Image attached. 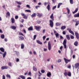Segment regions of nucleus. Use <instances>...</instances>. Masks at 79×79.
Returning a JSON list of instances; mask_svg holds the SVG:
<instances>
[{"label": "nucleus", "mask_w": 79, "mask_h": 79, "mask_svg": "<svg viewBox=\"0 0 79 79\" xmlns=\"http://www.w3.org/2000/svg\"><path fill=\"white\" fill-rule=\"evenodd\" d=\"M66 37L68 40H69V39H70V37H69V35H66Z\"/></svg>", "instance_id": "29"}, {"label": "nucleus", "mask_w": 79, "mask_h": 79, "mask_svg": "<svg viewBox=\"0 0 79 79\" xmlns=\"http://www.w3.org/2000/svg\"><path fill=\"white\" fill-rule=\"evenodd\" d=\"M26 6L27 7V8H30V6H29V5H27Z\"/></svg>", "instance_id": "59"}, {"label": "nucleus", "mask_w": 79, "mask_h": 79, "mask_svg": "<svg viewBox=\"0 0 79 79\" xmlns=\"http://www.w3.org/2000/svg\"><path fill=\"white\" fill-rule=\"evenodd\" d=\"M66 26H63L61 27V30H64V29H66Z\"/></svg>", "instance_id": "22"}, {"label": "nucleus", "mask_w": 79, "mask_h": 79, "mask_svg": "<svg viewBox=\"0 0 79 79\" xmlns=\"http://www.w3.org/2000/svg\"><path fill=\"white\" fill-rule=\"evenodd\" d=\"M9 65L10 66H12V65H11V62L9 63Z\"/></svg>", "instance_id": "55"}, {"label": "nucleus", "mask_w": 79, "mask_h": 79, "mask_svg": "<svg viewBox=\"0 0 79 79\" xmlns=\"http://www.w3.org/2000/svg\"><path fill=\"white\" fill-rule=\"evenodd\" d=\"M1 69L2 70H3V69H8V66H2L1 67Z\"/></svg>", "instance_id": "11"}, {"label": "nucleus", "mask_w": 79, "mask_h": 79, "mask_svg": "<svg viewBox=\"0 0 79 79\" xmlns=\"http://www.w3.org/2000/svg\"><path fill=\"white\" fill-rule=\"evenodd\" d=\"M74 67L76 69L77 68H79V63H77V64H75Z\"/></svg>", "instance_id": "7"}, {"label": "nucleus", "mask_w": 79, "mask_h": 79, "mask_svg": "<svg viewBox=\"0 0 79 79\" xmlns=\"http://www.w3.org/2000/svg\"><path fill=\"white\" fill-rule=\"evenodd\" d=\"M19 61V59H18V58H17L16 59V61H17V62H18V61Z\"/></svg>", "instance_id": "62"}, {"label": "nucleus", "mask_w": 79, "mask_h": 79, "mask_svg": "<svg viewBox=\"0 0 79 79\" xmlns=\"http://www.w3.org/2000/svg\"><path fill=\"white\" fill-rule=\"evenodd\" d=\"M28 76H31V72H29L28 73Z\"/></svg>", "instance_id": "42"}, {"label": "nucleus", "mask_w": 79, "mask_h": 79, "mask_svg": "<svg viewBox=\"0 0 79 79\" xmlns=\"http://www.w3.org/2000/svg\"><path fill=\"white\" fill-rule=\"evenodd\" d=\"M45 32V29H44L43 30L42 33L43 34H44Z\"/></svg>", "instance_id": "51"}, {"label": "nucleus", "mask_w": 79, "mask_h": 79, "mask_svg": "<svg viewBox=\"0 0 79 79\" xmlns=\"http://www.w3.org/2000/svg\"><path fill=\"white\" fill-rule=\"evenodd\" d=\"M0 50L2 52H3V53H4L5 52V49L3 48H0Z\"/></svg>", "instance_id": "16"}, {"label": "nucleus", "mask_w": 79, "mask_h": 79, "mask_svg": "<svg viewBox=\"0 0 79 79\" xmlns=\"http://www.w3.org/2000/svg\"><path fill=\"white\" fill-rule=\"evenodd\" d=\"M36 15H37V16H39V18H40L42 17V14H40L39 13H36Z\"/></svg>", "instance_id": "8"}, {"label": "nucleus", "mask_w": 79, "mask_h": 79, "mask_svg": "<svg viewBox=\"0 0 79 79\" xmlns=\"http://www.w3.org/2000/svg\"><path fill=\"white\" fill-rule=\"evenodd\" d=\"M62 34L63 35H65L66 34V32H65V31H63L62 32Z\"/></svg>", "instance_id": "46"}, {"label": "nucleus", "mask_w": 79, "mask_h": 79, "mask_svg": "<svg viewBox=\"0 0 79 79\" xmlns=\"http://www.w3.org/2000/svg\"><path fill=\"white\" fill-rule=\"evenodd\" d=\"M38 7H40V6H35V8L36 9H37V8H38Z\"/></svg>", "instance_id": "61"}, {"label": "nucleus", "mask_w": 79, "mask_h": 79, "mask_svg": "<svg viewBox=\"0 0 79 79\" xmlns=\"http://www.w3.org/2000/svg\"><path fill=\"white\" fill-rule=\"evenodd\" d=\"M61 24V23H60L57 22L56 23V26H59Z\"/></svg>", "instance_id": "15"}, {"label": "nucleus", "mask_w": 79, "mask_h": 79, "mask_svg": "<svg viewBox=\"0 0 79 79\" xmlns=\"http://www.w3.org/2000/svg\"><path fill=\"white\" fill-rule=\"evenodd\" d=\"M1 37L2 39H4V38L5 37V35H2Z\"/></svg>", "instance_id": "39"}, {"label": "nucleus", "mask_w": 79, "mask_h": 79, "mask_svg": "<svg viewBox=\"0 0 79 79\" xmlns=\"http://www.w3.org/2000/svg\"><path fill=\"white\" fill-rule=\"evenodd\" d=\"M55 35L56 36V37H58V36H59V34L58 33H57L55 34Z\"/></svg>", "instance_id": "40"}, {"label": "nucleus", "mask_w": 79, "mask_h": 79, "mask_svg": "<svg viewBox=\"0 0 79 79\" xmlns=\"http://www.w3.org/2000/svg\"><path fill=\"white\" fill-rule=\"evenodd\" d=\"M74 16L75 18H79V13L75 14Z\"/></svg>", "instance_id": "14"}, {"label": "nucleus", "mask_w": 79, "mask_h": 79, "mask_svg": "<svg viewBox=\"0 0 79 79\" xmlns=\"http://www.w3.org/2000/svg\"><path fill=\"white\" fill-rule=\"evenodd\" d=\"M56 8V6H55L53 7L52 8V9L53 10H54Z\"/></svg>", "instance_id": "43"}, {"label": "nucleus", "mask_w": 79, "mask_h": 79, "mask_svg": "<svg viewBox=\"0 0 79 79\" xmlns=\"http://www.w3.org/2000/svg\"><path fill=\"white\" fill-rule=\"evenodd\" d=\"M78 43H77V42L76 41L74 43V45L75 46H77V45Z\"/></svg>", "instance_id": "33"}, {"label": "nucleus", "mask_w": 79, "mask_h": 79, "mask_svg": "<svg viewBox=\"0 0 79 79\" xmlns=\"http://www.w3.org/2000/svg\"><path fill=\"white\" fill-rule=\"evenodd\" d=\"M35 29L37 31H40L42 27L41 26H35Z\"/></svg>", "instance_id": "2"}, {"label": "nucleus", "mask_w": 79, "mask_h": 79, "mask_svg": "<svg viewBox=\"0 0 79 79\" xmlns=\"http://www.w3.org/2000/svg\"><path fill=\"white\" fill-rule=\"evenodd\" d=\"M64 48H66V45L63 44Z\"/></svg>", "instance_id": "57"}, {"label": "nucleus", "mask_w": 79, "mask_h": 79, "mask_svg": "<svg viewBox=\"0 0 79 79\" xmlns=\"http://www.w3.org/2000/svg\"><path fill=\"white\" fill-rule=\"evenodd\" d=\"M25 11L27 12H29V13H31V11L30 10H25Z\"/></svg>", "instance_id": "37"}, {"label": "nucleus", "mask_w": 79, "mask_h": 79, "mask_svg": "<svg viewBox=\"0 0 79 79\" xmlns=\"http://www.w3.org/2000/svg\"><path fill=\"white\" fill-rule=\"evenodd\" d=\"M19 35H23V36H24V35H23V34L21 32H19Z\"/></svg>", "instance_id": "47"}, {"label": "nucleus", "mask_w": 79, "mask_h": 79, "mask_svg": "<svg viewBox=\"0 0 79 79\" xmlns=\"http://www.w3.org/2000/svg\"><path fill=\"white\" fill-rule=\"evenodd\" d=\"M20 27H23V25L22 24H20Z\"/></svg>", "instance_id": "64"}, {"label": "nucleus", "mask_w": 79, "mask_h": 79, "mask_svg": "<svg viewBox=\"0 0 79 79\" xmlns=\"http://www.w3.org/2000/svg\"><path fill=\"white\" fill-rule=\"evenodd\" d=\"M15 19H18V15L15 16Z\"/></svg>", "instance_id": "48"}, {"label": "nucleus", "mask_w": 79, "mask_h": 79, "mask_svg": "<svg viewBox=\"0 0 79 79\" xmlns=\"http://www.w3.org/2000/svg\"><path fill=\"white\" fill-rule=\"evenodd\" d=\"M44 52H46V51H47V49L44 48Z\"/></svg>", "instance_id": "60"}, {"label": "nucleus", "mask_w": 79, "mask_h": 79, "mask_svg": "<svg viewBox=\"0 0 79 79\" xmlns=\"http://www.w3.org/2000/svg\"><path fill=\"white\" fill-rule=\"evenodd\" d=\"M21 15L22 16H24L25 15V14H24L23 13H21Z\"/></svg>", "instance_id": "45"}, {"label": "nucleus", "mask_w": 79, "mask_h": 79, "mask_svg": "<svg viewBox=\"0 0 79 79\" xmlns=\"http://www.w3.org/2000/svg\"><path fill=\"white\" fill-rule=\"evenodd\" d=\"M37 23L38 24H40V23H41V21L39 20L37 21Z\"/></svg>", "instance_id": "49"}, {"label": "nucleus", "mask_w": 79, "mask_h": 79, "mask_svg": "<svg viewBox=\"0 0 79 79\" xmlns=\"http://www.w3.org/2000/svg\"><path fill=\"white\" fill-rule=\"evenodd\" d=\"M60 39H64L63 37V36H62L61 35H60Z\"/></svg>", "instance_id": "56"}, {"label": "nucleus", "mask_w": 79, "mask_h": 79, "mask_svg": "<svg viewBox=\"0 0 79 79\" xmlns=\"http://www.w3.org/2000/svg\"><path fill=\"white\" fill-rule=\"evenodd\" d=\"M66 44V40H64L63 43V45H65Z\"/></svg>", "instance_id": "30"}, {"label": "nucleus", "mask_w": 79, "mask_h": 79, "mask_svg": "<svg viewBox=\"0 0 79 79\" xmlns=\"http://www.w3.org/2000/svg\"><path fill=\"white\" fill-rule=\"evenodd\" d=\"M33 69L35 71H37V69L34 66L33 67Z\"/></svg>", "instance_id": "31"}, {"label": "nucleus", "mask_w": 79, "mask_h": 79, "mask_svg": "<svg viewBox=\"0 0 79 79\" xmlns=\"http://www.w3.org/2000/svg\"><path fill=\"white\" fill-rule=\"evenodd\" d=\"M50 18L52 20H50L49 21V25L51 27H53V21H54V16H53V14H52L50 16Z\"/></svg>", "instance_id": "1"}, {"label": "nucleus", "mask_w": 79, "mask_h": 79, "mask_svg": "<svg viewBox=\"0 0 79 79\" xmlns=\"http://www.w3.org/2000/svg\"><path fill=\"white\" fill-rule=\"evenodd\" d=\"M6 18H7L8 16L9 17H10V13L9 12H7L6 13Z\"/></svg>", "instance_id": "13"}, {"label": "nucleus", "mask_w": 79, "mask_h": 79, "mask_svg": "<svg viewBox=\"0 0 79 79\" xmlns=\"http://www.w3.org/2000/svg\"><path fill=\"white\" fill-rule=\"evenodd\" d=\"M64 60L66 64H67V63H68V62H70V61H71V60H68L66 59V58H64Z\"/></svg>", "instance_id": "3"}, {"label": "nucleus", "mask_w": 79, "mask_h": 79, "mask_svg": "<svg viewBox=\"0 0 79 79\" xmlns=\"http://www.w3.org/2000/svg\"><path fill=\"white\" fill-rule=\"evenodd\" d=\"M36 16V13H34L32 15H31V17L32 18H34V17H35Z\"/></svg>", "instance_id": "19"}, {"label": "nucleus", "mask_w": 79, "mask_h": 79, "mask_svg": "<svg viewBox=\"0 0 79 79\" xmlns=\"http://www.w3.org/2000/svg\"><path fill=\"white\" fill-rule=\"evenodd\" d=\"M15 52L16 53V54L17 55H19V52L15 51Z\"/></svg>", "instance_id": "52"}, {"label": "nucleus", "mask_w": 79, "mask_h": 79, "mask_svg": "<svg viewBox=\"0 0 79 79\" xmlns=\"http://www.w3.org/2000/svg\"><path fill=\"white\" fill-rule=\"evenodd\" d=\"M2 79H5V75H3Z\"/></svg>", "instance_id": "53"}, {"label": "nucleus", "mask_w": 79, "mask_h": 79, "mask_svg": "<svg viewBox=\"0 0 79 79\" xmlns=\"http://www.w3.org/2000/svg\"><path fill=\"white\" fill-rule=\"evenodd\" d=\"M48 49L49 50H51V44H50V42H48Z\"/></svg>", "instance_id": "5"}, {"label": "nucleus", "mask_w": 79, "mask_h": 79, "mask_svg": "<svg viewBox=\"0 0 79 79\" xmlns=\"http://www.w3.org/2000/svg\"><path fill=\"white\" fill-rule=\"evenodd\" d=\"M75 36L77 39H79V34L77 32H75Z\"/></svg>", "instance_id": "9"}, {"label": "nucleus", "mask_w": 79, "mask_h": 79, "mask_svg": "<svg viewBox=\"0 0 79 79\" xmlns=\"http://www.w3.org/2000/svg\"><path fill=\"white\" fill-rule=\"evenodd\" d=\"M36 42L38 44H40V45H42V43L41 42H40V41L39 40H37Z\"/></svg>", "instance_id": "24"}, {"label": "nucleus", "mask_w": 79, "mask_h": 79, "mask_svg": "<svg viewBox=\"0 0 79 79\" xmlns=\"http://www.w3.org/2000/svg\"><path fill=\"white\" fill-rule=\"evenodd\" d=\"M7 77H9V78H11V76H10V75L7 74L6 76Z\"/></svg>", "instance_id": "41"}, {"label": "nucleus", "mask_w": 79, "mask_h": 79, "mask_svg": "<svg viewBox=\"0 0 79 79\" xmlns=\"http://www.w3.org/2000/svg\"><path fill=\"white\" fill-rule=\"evenodd\" d=\"M79 24V21H78L76 22V23L75 24V26H77L78 25V24Z\"/></svg>", "instance_id": "35"}, {"label": "nucleus", "mask_w": 79, "mask_h": 79, "mask_svg": "<svg viewBox=\"0 0 79 79\" xmlns=\"http://www.w3.org/2000/svg\"><path fill=\"white\" fill-rule=\"evenodd\" d=\"M43 40H45V38H46V36H44L43 37Z\"/></svg>", "instance_id": "58"}, {"label": "nucleus", "mask_w": 79, "mask_h": 79, "mask_svg": "<svg viewBox=\"0 0 79 79\" xmlns=\"http://www.w3.org/2000/svg\"><path fill=\"white\" fill-rule=\"evenodd\" d=\"M23 18H24V19H27V15H25V16L23 17Z\"/></svg>", "instance_id": "38"}, {"label": "nucleus", "mask_w": 79, "mask_h": 79, "mask_svg": "<svg viewBox=\"0 0 79 79\" xmlns=\"http://www.w3.org/2000/svg\"><path fill=\"white\" fill-rule=\"evenodd\" d=\"M10 28L13 29V30H15L16 29V27L14 26H12L10 27Z\"/></svg>", "instance_id": "10"}, {"label": "nucleus", "mask_w": 79, "mask_h": 79, "mask_svg": "<svg viewBox=\"0 0 79 79\" xmlns=\"http://www.w3.org/2000/svg\"><path fill=\"white\" fill-rule=\"evenodd\" d=\"M21 49H23L24 48V44H21Z\"/></svg>", "instance_id": "21"}, {"label": "nucleus", "mask_w": 79, "mask_h": 79, "mask_svg": "<svg viewBox=\"0 0 79 79\" xmlns=\"http://www.w3.org/2000/svg\"><path fill=\"white\" fill-rule=\"evenodd\" d=\"M41 72L42 73H45V70H41Z\"/></svg>", "instance_id": "50"}, {"label": "nucleus", "mask_w": 79, "mask_h": 79, "mask_svg": "<svg viewBox=\"0 0 79 79\" xmlns=\"http://www.w3.org/2000/svg\"><path fill=\"white\" fill-rule=\"evenodd\" d=\"M67 75L68 76L71 77V72H68L67 74Z\"/></svg>", "instance_id": "25"}, {"label": "nucleus", "mask_w": 79, "mask_h": 79, "mask_svg": "<svg viewBox=\"0 0 79 79\" xmlns=\"http://www.w3.org/2000/svg\"><path fill=\"white\" fill-rule=\"evenodd\" d=\"M15 2H16V3L18 4V5H21L22 4V3H21V2H18V1H15Z\"/></svg>", "instance_id": "23"}, {"label": "nucleus", "mask_w": 79, "mask_h": 79, "mask_svg": "<svg viewBox=\"0 0 79 79\" xmlns=\"http://www.w3.org/2000/svg\"><path fill=\"white\" fill-rule=\"evenodd\" d=\"M11 22L12 23H15V19L13 18H11Z\"/></svg>", "instance_id": "32"}, {"label": "nucleus", "mask_w": 79, "mask_h": 79, "mask_svg": "<svg viewBox=\"0 0 79 79\" xmlns=\"http://www.w3.org/2000/svg\"><path fill=\"white\" fill-rule=\"evenodd\" d=\"M47 8L48 10V11H50V5H48L47 7Z\"/></svg>", "instance_id": "20"}, {"label": "nucleus", "mask_w": 79, "mask_h": 79, "mask_svg": "<svg viewBox=\"0 0 79 79\" xmlns=\"http://www.w3.org/2000/svg\"><path fill=\"white\" fill-rule=\"evenodd\" d=\"M69 32L70 33V34L73 35H74V32H73V31H71V29L70 28L69 29Z\"/></svg>", "instance_id": "6"}, {"label": "nucleus", "mask_w": 79, "mask_h": 79, "mask_svg": "<svg viewBox=\"0 0 79 79\" xmlns=\"http://www.w3.org/2000/svg\"><path fill=\"white\" fill-rule=\"evenodd\" d=\"M20 77L21 78V79H25V77L24 76H23V75H20Z\"/></svg>", "instance_id": "26"}, {"label": "nucleus", "mask_w": 79, "mask_h": 79, "mask_svg": "<svg viewBox=\"0 0 79 79\" xmlns=\"http://www.w3.org/2000/svg\"><path fill=\"white\" fill-rule=\"evenodd\" d=\"M62 3H59L58 4V6H57V8H60V6L61 5H62Z\"/></svg>", "instance_id": "27"}, {"label": "nucleus", "mask_w": 79, "mask_h": 79, "mask_svg": "<svg viewBox=\"0 0 79 79\" xmlns=\"http://www.w3.org/2000/svg\"><path fill=\"white\" fill-rule=\"evenodd\" d=\"M0 54H1V55L2 54L3 58H5V56H6V52H5L3 54V53L0 51Z\"/></svg>", "instance_id": "4"}, {"label": "nucleus", "mask_w": 79, "mask_h": 79, "mask_svg": "<svg viewBox=\"0 0 79 79\" xmlns=\"http://www.w3.org/2000/svg\"><path fill=\"white\" fill-rule=\"evenodd\" d=\"M51 76H52L51 73L49 72L47 73V76H48V77H51Z\"/></svg>", "instance_id": "12"}, {"label": "nucleus", "mask_w": 79, "mask_h": 79, "mask_svg": "<svg viewBox=\"0 0 79 79\" xmlns=\"http://www.w3.org/2000/svg\"><path fill=\"white\" fill-rule=\"evenodd\" d=\"M66 10H67V12L68 14H69V12L70 11V10L69 9V8L68 7H67Z\"/></svg>", "instance_id": "28"}, {"label": "nucleus", "mask_w": 79, "mask_h": 79, "mask_svg": "<svg viewBox=\"0 0 79 79\" xmlns=\"http://www.w3.org/2000/svg\"><path fill=\"white\" fill-rule=\"evenodd\" d=\"M77 11H78V8H77L75 10V11L74 12H73V14H74L76 13H77Z\"/></svg>", "instance_id": "18"}, {"label": "nucleus", "mask_w": 79, "mask_h": 79, "mask_svg": "<svg viewBox=\"0 0 79 79\" xmlns=\"http://www.w3.org/2000/svg\"><path fill=\"white\" fill-rule=\"evenodd\" d=\"M70 4H73V0H70Z\"/></svg>", "instance_id": "36"}, {"label": "nucleus", "mask_w": 79, "mask_h": 79, "mask_svg": "<svg viewBox=\"0 0 79 79\" xmlns=\"http://www.w3.org/2000/svg\"><path fill=\"white\" fill-rule=\"evenodd\" d=\"M2 7L4 8V9H6L5 8V5H4L3 6H2Z\"/></svg>", "instance_id": "63"}, {"label": "nucleus", "mask_w": 79, "mask_h": 79, "mask_svg": "<svg viewBox=\"0 0 79 79\" xmlns=\"http://www.w3.org/2000/svg\"><path fill=\"white\" fill-rule=\"evenodd\" d=\"M65 72L64 73V76H67V72H66V70H65Z\"/></svg>", "instance_id": "34"}, {"label": "nucleus", "mask_w": 79, "mask_h": 79, "mask_svg": "<svg viewBox=\"0 0 79 79\" xmlns=\"http://www.w3.org/2000/svg\"><path fill=\"white\" fill-rule=\"evenodd\" d=\"M36 38V35H34V40H35V39Z\"/></svg>", "instance_id": "54"}, {"label": "nucleus", "mask_w": 79, "mask_h": 79, "mask_svg": "<svg viewBox=\"0 0 79 79\" xmlns=\"http://www.w3.org/2000/svg\"><path fill=\"white\" fill-rule=\"evenodd\" d=\"M71 39H74V37L73 35H71L70 36Z\"/></svg>", "instance_id": "44"}, {"label": "nucleus", "mask_w": 79, "mask_h": 79, "mask_svg": "<svg viewBox=\"0 0 79 79\" xmlns=\"http://www.w3.org/2000/svg\"><path fill=\"white\" fill-rule=\"evenodd\" d=\"M28 31H33V28L32 27H30L28 29Z\"/></svg>", "instance_id": "17"}]
</instances>
